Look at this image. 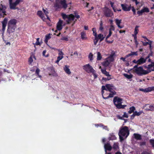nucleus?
<instances>
[{
  "mask_svg": "<svg viewBox=\"0 0 154 154\" xmlns=\"http://www.w3.org/2000/svg\"><path fill=\"white\" fill-rule=\"evenodd\" d=\"M101 70L102 71V73L105 75L106 76H107V77H110L111 75L109 74V72H107L106 69H101Z\"/></svg>",
  "mask_w": 154,
  "mask_h": 154,
  "instance_id": "obj_28",
  "label": "nucleus"
},
{
  "mask_svg": "<svg viewBox=\"0 0 154 154\" xmlns=\"http://www.w3.org/2000/svg\"><path fill=\"white\" fill-rule=\"evenodd\" d=\"M61 16L67 24L72 23V26L74 25L77 21L76 19H75V17L77 19H79L80 17V16L76 13H75V15H74L72 14H66L62 13L61 14Z\"/></svg>",
  "mask_w": 154,
  "mask_h": 154,
  "instance_id": "obj_1",
  "label": "nucleus"
},
{
  "mask_svg": "<svg viewBox=\"0 0 154 154\" xmlns=\"http://www.w3.org/2000/svg\"><path fill=\"white\" fill-rule=\"evenodd\" d=\"M113 85L112 84H107L106 85V87L108 91L110 92H111L112 89V88L113 87Z\"/></svg>",
  "mask_w": 154,
  "mask_h": 154,
  "instance_id": "obj_23",
  "label": "nucleus"
},
{
  "mask_svg": "<svg viewBox=\"0 0 154 154\" xmlns=\"http://www.w3.org/2000/svg\"><path fill=\"white\" fill-rule=\"evenodd\" d=\"M117 118L118 119H121L122 120H123L124 119V117H123V116H121L119 115H117Z\"/></svg>",
  "mask_w": 154,
  "mask_h": 154,
  "instance_id": "obj_57",
  "label": "nucleus"
},
{
  "mask_svg": "<svg viewBox=\"0 0 154 154\" xmlns=\"http://www.w3.org/2000/svg\"><path fill=\"white\" fill-rule=\"evenodd\" d=\"M54 6L57 9L63 8L66 9L67 5L66 3V0H56Z\"/></svg>",
  "mask_w": 154,
  "mask_h": 154,
  "instance_id": "obj_5",
  "label": "nucleus"
},
{
  "mask_svg": "<svg viewBox=\"0 0 154 154\" xmlns=\"http://www.w3.org/2000/svg\"><path fill=\"white\" fill-rule=\"evenodd\" d=\"M119 134H121L126 138H127L129 134V131L128 127L125 126L120 128Z\"/></svg>",
  "mask_w": 154,
  "mask_h": 154,
  "instance_id": "obj_7",
  "label": "nucleus"
},
{
  "mask_svg": "<svg viewBox=\"0 0 154 154\" xmlns=\"http://www.w3.org/2000/svg\"><path fill=\"white\" fill-rule=\"evenodd\" d=\"M149 67H154V62H152L150 64L148 65Z\"/></svg>",
  "mask_w": 154,
  "mask_h": 154,
  "instance_id": "obj_64",
  "label": "nucleus"
},
{
  "mask_svg": "<svg viewBox=\"0 0 154 154\" xmlns=\"http://www.w3.org/2000/svg\"><path fill=\"white\" fill-rule=\"evenodd\" d=\"M110 79H111V78L110 77H108L107 78H104V77H103L102 78V80H104L105 81L109 80Z\"/></svg>",
  "mask_w": 154,
  "mask_h": 154,
  "instance_id": "obj_53",
  "label": "nucleus"
},
{
  "mask_svg": "<svg viewBox=\"0 0 154 154\" xmlns=\"http://www.w3.org/2000/svg\"><path fill=\"white\" fill-rule=\"evenodd\" d=\"M63 23V20L59 19V21L57 23V29L58 30H61L63 28L62 24Z\"/></svg>",
  "mask_w": 154,
  "mask_h": 154,
  "instance_id": "obj_14",
  "label": "nucleus"
},
{
  "mask_svg": "<svg viewBox=\"0 0 154 154\" xmlns=\"http://www.w3.org/2000/svg\"><path fill=\"white\" fill-rule=\"evenodd\" d=\"M115 27L112 24H111L110 28L109 29V31H114L115 30Z\"/></svg>",
  "mask_w": 154,
  "mask_h": 154,
  "instance_id": "obj_51",
  "label": "nucleus"
},
{
  "mask_svg": "<svg viewBox=\"0 0 154 154\" xmlns=\"http://www.w3.org/2000/svg\"><path fill=\"white\" fill-rule=\"evenodd\" d=\"M7 21H8V19L7 18H5L4 19V20L2 22V31L3 32V33H2V35L3 36L4 34L3 33L4 32L6 26L7 25Z\"/></svg>",
  "mask_w": 154,
  "mask_h": 154,
  "instance_id": "obj_12",
  "label": "nucleus"
},
{
  "mask_svg": "<svg viewBox=\"0 0 154 154\" xmlns=\"http://www.w3.org/2000/svg\"><path fill=\"white\" fill-rule=\"evenodd\" d=\"M34 58L35 59V58L34 56H32L31 57L29 60V62L30 64H31L32 62H33V60L32 59V58Z\"/></svg>",
  "mask_w": 154,
  "mask_h": 154,
  "instance_id": "obj_43",
  "label": "nucleus"
},
{
  "mask_svg": "<svg viewBox=\"0 0 154 154\" xmlns=\"http://www.w3.org/2000/svg\"><path fill=\"white\" fill-rule=\"evenodd\" d=\"M6 7L2 5V4L0 5V17H4V16L6 15L5 14Z\"/></svg>",
  "mask_w": 154,
  "mask_h": 154,
  "instance_id": "obj_8",
  "label": "nucleus"
},
{
  "mask_svg": "<svg viewBox=\"0 0 154 154\" xmlns=\"http://www.w3.org/2000/svg\"><path fill=\"white\" fill-rule=\"evenodd\" d=\"M141 154H152L151 152H148L146 151H143Z\"/></svg>",
  "mask_w": 154,
  "mask_h": 154,
  "instance_id": "obj_56",
  "label": "nucleus"
},
{
  "mask_svg": "<svg viewBox=\"0 0 154 154\" xmlns=\"http://www.w3.org/2000/svg\"><path fill=\"white\" fill-rule=\"evenodd\" d=\"M134 137L136 140H142V138L141 135L138 134H133Z\"/></svg>",
  "mask_w": 154,
  "mask_h": 154,
  "instance_id": "obj_21",
  "label": "nucleus"
},
{
  "mask_svg": "<svg viewBox=\"0 0 154 154\" xmlns=\"http://www.w3.org/2000/svg\"><path fill=\"white\" fill-rule=\"evenodd\" d=\"M46 50H44L42 52V55H43V56L46 57H47L48 56V54H47L46 55H45V54L46 53Z\"/></svg>",
  "mask_w": 154,
  "mask_h": 154,
  "instance_id": "obj_58",
  "label": "nucleus"
},
{
  "mask_svg": "<svg viewBox=\"0 0 154 154\" xmlns=\"http://www.w3.org/2000/svg\"><path fill=\"white\" fill-rule=\"evenodd\" d=\"M121 21L122 20H119L117 19L115 20L116 25H117L120 28H122L123 27V26H121L120 25V24L121 23Z\"/></svg>",
  "mask_w": 154,
  "mask_h": 154,
  "instance_id": "obj_25",
  "label": "nucleus"
},
{
  "mask_svg": "<svg viewBox=\"0 0 154 154\" xmlns=\"http://www.w3.org/2000/svg\"><path fill=\"white\" fill-rule=\"evenodd\" d=\"M102 128L103 129H105L106 130H108V128L107 126H105V125H103Z\"/></svg>",
  "mask_w": 154,
  "mask_h": 154,
  "instance_id": "obj_63",
  "label": "nucleus"
},
{
  "mask_svg": "<svg viewBox=\"0 0 154 154\" xmlns=\"http://www.w3.org/2000/svg\"><path fill=\"white\" fill-rule=\"evenodd\" d=\"M134 115H135V116H140V115L142 113V112H137V111H135L134 113Z\"/></svg>",
  "mask_w": 154,
  "mask_h": 154,
  "instance_id": "obj_46",
  "label": "nucleus"
},
{
  "mask_svg": "<svg viewBox=\"0 0 154 154\" xmlns=\"http://www.w3.org/2000/svg\"><path fill=\"white\" fill-rule=\"evenodd\" d=\"M51 38V36L49 35H47L45 36V42L46 43H47L48 40Z\"/></svg>",
  "mask_w": 154,
  "mask_h": 154,
  "instance_id": "obj_40",
  "label": "nucleus"
},
{
  "mask_svg": "<svg viewBox=\"0 0 154 154\" xmlns=\"http://www.w3.org/2000/svg\"><path fill=\"white\" fill-rule=\"evenodd\" d=\"M123 99L117 96L115 97L113 99V103L116 107L118 109H124L127 106L126 105H122Z\"/></svg>",
  "mask_w": 154,
  "mask_h": 154,
  "instance_id": "obj_3",
  "label": "nucleus"
},
{
  "mask_svg": "<svg viewBox=\"0 0 154 154\" xmlns=\"http://www.w3.org/2000/svg\"><path fill=\"white\" fill-rule=\"evenodd\" d=\"M93 32V35L95 37L97 34L96 32V29L95 28H93L92 29Z\"/></svg>",
  "mask_w": 154,
  "mask_h": 154,
  "instance_id": "obj_48",
  "label": "nucleus"
},
{
  "mask_svg": "<svg viewBox=\"0 0 154 154\" xmlns=\"http://www.w3.org/2000/svg\"><path fill=\"white\" fill-rule=\"evenodd\" d=\"M40 69L37 68L35 70V75L38 77H39V78H41L42 77L41 75H39V72H40Z\"/></svg>",
  "mask_w": 154,
  "mask_h": 154,
  "instance_id": "obj_29",
  "label": "nucleus"
},
{
  "mask_svg": "<svg viewBox=\"0 0 154 154\" xmlns=\"http://www.w3.org/2000/svg\"><path fill=\"white\" fill-rule=\"evenodd\" d=\"M146 143L145 141L140 142L139 143V144L140 146H145L146 145Z\"/></svg>",
  "mask_w": 154,
  "mask_h": 154,
  "instance_id": "obj_44",
  "label": "nucleus"
},
{
  "mask_svg": "<svg viewBox=\"0 0 154 154\" xmlns=\"http://www.w3.org/2000/svg\"><path fill=\"white\" fill-rule=\"evenodd\" d=\"M64 71L68 74L69 75L71 73V72L69 68H64Z\"/></svg>",
  "mask_w": 154,
  "mask_h": 154,
  "instance_id": "obj_38",
  "label": "nucleus"
},
{
  "mask_svg": "<svg viewBox=\"0 0 154 154\" xmlns=\"http://www.w3.org/2000/svg\"><path fill=\"white\" fill-rule=\"evenodd\" d=\"M104 148L105 149L106 152V150L110 151L112 149V146L110 145V144L109 143H107L105 144Z\"/></svg>",
  "mask_w": 154,
  "mask_h": 154,
  "instance_id": "obj_16",
  "label": "nucleus"
},
{
  "mask_svg": "<svg viewBox=\"0 0 154 154\" xmlns=\"http://www.w3.org/2000/svg\"><path fill=\"white\" fill-rule=\"evenodd\" d=\"M109 136L108 139L109 140H116V139L115 136L113 133L110 134Z\"/></svg>",
  "mask_w": 154,
  "mask_h": 154,
  "instance_id": "obj_27",
  "label": "nucleus"
},
{
  "mask_svg": "<svg viewBox=\"0 0 154 154\" xmlns=\"http://www.w3.org/2000/svg\"><path fill=\"white\" fill-rule=\"evenodd\" d=\"M135 109L134 106H132L129 108V110L128 111L129 114H131L132 113L134 112L135 110Z\"/></svg>",
  "mask_w": 154,
  "mask_h": 154,
  "instance_id": "obj_33",
  "label": "nucleus"
},
{
  "mask_svg": "<svg viewBox=\"0 0 154 154\" xmlns=\"http://www.w3.org/2000/svg\"><path fill=\"white\" fill-rule=\"evenodd\" d=\"M138 26H136L135 29V30L134 32V34L133 35H137V34L138 33V29L137 28H138Z\"/></svg>",
  "mask_w": 154,
  "mask_h": 154,
  "instance_id": "obj_45",
  "label": "nucleus"
},
{
  "mask_svg": "<svg viewBox=\"0 0 154 154\" xmlns=\"http://www.w3.org/2000/svg\"><path fill=\"white\" fill-rule=\"evenodd\" d=\"M96 37L97 39L99 40H100V42L103 41L104 38L105 36L104 35L101 34H99L98 35H97L95 37Z\"/></svg>",
  "mask_w": 154,
  "mask_h": 154,
  "instance_id": "obj_19",
  "label": "nucleus"
},
{
  "mask_svg": "<svg viewBox=\"0 0 154 154\" xmlns=\"http://www.w3.org/2000/svg\"><path fill=\"white\" fill-rule=\"evenodd\" d=\"M104 15L107 17H111L113 15V13L108 8H105L104 11Z\"/></svg>",
  "mask_w": 154,
  "mask_h": 154,
  "instance_id": "obj_9",
  "label": "nucleus"
},
{
  "mask_svg": "<svg viewBox=\"0 0 154 154\" xmlns=\"http://www.w3.org/2000/svg\"><path fill=\"white\" fill-rule=\"evenodd\" d=\"M119 143L118 142H115L112 146V148L115 151L119 149Z\"/></svg>",
  "mask_w": 154,
  "mask_h": 154,
  "instance_id": "obj_18",
  "label": "nucleus"
},
{
  "mask_svg": "<svg viewBox=\"0 0 154 154\" xmlns=\"http://www.w3.org/2000/svg\"><path fill=\"white\" fill-rule=\"evenodd\" d=\"M143 11L142 9H141L140 11H138L137 12V14H139L140 15H141L143 13Z\"/></svg>",
  "mask_w": 154,
  "mask_h": 154,
  "instance_id": "obj_62",
  "label": "nucleus"
},
{
  "mask_svg": "<svg viewBox=\"0 0 154 154\" xmlns=\"http://www.w3.org/2000/svg\"><path fill=\"white\" fill-rule=\"evenodd\" d=\"M84 69L88 73H92L94 70L93 68H84Z\"/></svg>",
  "mask_w": 154,
  "mask_h": 154,
  "instance_id": "obj_30",
  "label": "nucleus"
},
{
  "mask_svg": "<svg viewBox=\"0 0 154 154\" xmlns=\"http://www.w3.org/2000/svg\"><path fill=\"white\" fill-rule=\"evenodd\" d=\"M98 40H99L97 39V38L96 37H94V44L95 45H96V44H97V43Z\"/></svg>",
  "mask_w": 154,
  "mask_h": 154,
  "instance_id": "obj_49",
  "label": "nucleus"
},
{
  "mask_svg": "<svg viewBox=\"0 0 154 154\" xmlns=\"http://www.w3.org/2000/svg\"><path fill=\"white\" fill-rule=\"evenodd\" d=\"M133 55H135L137 56L138 55V52H131L130 54H129L127 55L126 57H129Z\"/></svg>",
  "mask_w": 154,
  "mask_h": 154,
  "instance_id": "obj_31",
  "label": "nucleus"
},
{
  "mask_svg": "<svg viewBox=\"0 0 154 154\" xmlns=\"http://www.w3.org/2000/svg\"><path fill=\"white\" fill-rule=\"evenodd\" d=\"M23 1V0H14L13 2H11V0H9V8L10 9L13 10L18 9V8L17 7V6Z\"/></svg>",
  "mask_w": 154,
  "mask_h": 154,
  "instance_id": "obj_6",
  "label": "nucleus"
},
{
  "mask_svg": "<svg viewBox=\"0 0 154 154\" xmlns=\"http://www.w3.org/2000/svg\"><path fill=\"white\" fill-rule=\"evenodd\" d=\"M144 108L146 110L154 111V104L152 105H150L149 104H146L144 106Z\"/></svg>",
  "mask_w": 154,
  "mask_h": 154,
  "instance_id": "obj_11",
  "label": "nucleus"
},
{
  "mask_svg": "<svg viewBox=\"0 0 154 154\" xmlns=\"http://www.w3.org/2000/svg\"><path fill=\"white\" fill-rule=\"evenodd\" d=\"M110 92L111 93H110L108 96L107 97H104V96H103V98L105 100H106V99H108V98H112L113 97V96L116 94V92L114 91H111V92Z\"/></svg>",
  "mask_w": 154,
  "mask_h": 154,
  "instance_id": "obj_20",
  "label": "nucleus"
},
{
  "mask_svg": "<svg viewBox=\"0 0 154 154\" xmlns=\"http://www.w3.org/2000/svg\"><path fill=\"white\" fill-rule=\"evenodd\" d=\"M133 70L134 73H136L138 76H141L143 75L147 74L151 71H154V68H147V70L143 69V68H134Z\"/></svg>",
  "mask_w": 154,
  "mask_h": 154,
  "instance_id": "obj_2",
  "label": "nucleus"
},
{
  "mask_svg": "<svg viewBox=\"0 0 154 154\" xmlns=\"http://www.w3.org/2000/svg\"><path fill=\"white\" fill-rule=\"evenodd\" d=\"M143 11V12H149V10L148 8L146 7H144L142 9Z\"/></svg>",
  "mask_w": 154,
  "mask_h": 154,
  "instance_id": "obj_42",
  "label": "nucleus"
},
{
  "mask_svg": "<svg viewBox=\"0 0 154 154\" xmlns=\"http://www.w3.org/2000/svg\"><path fill=\"white\" fill-rule=\"evenodd\" d=\"M17 23V21L16 19H12L8 21V26L14 27L16 28V24Z\"/></svg>",
  "mask_w": 154,
  "mask_h": 154,
  "instance_id": "obj_10",
  "label": "nucleus"
},
{
  "mask_svg": "<svg viewBox=\"0 0 154 154\" xmlns=\"http://www.w3.org/2000/svg\"><path fill=\"white\" fill-rule=\"evenodd\" d=\"M92 73L94 76V79H95L98 77V75L96 73V71L94 70L93 71Z\"/></svg>",
  "mask_w": 154,
  "mask_h": 154,
  "instance_id": "obj_39",
  "label": "nucleus"
},
{
  "mask_svg": "<svg viewBox=\"0 0 154 154\" xmlns=\"http://www.w3.org/2000/svg\"><path fill=\"white\" fill-rule=\"evenodd\" d=\"M115 56V53L114 51H112L110 56L104 60V61L102 63L103 66L106 67L113 62L114 60V57Z\"/></svg>",
  "mask_w": 154,
  "mask_h": 154,
  "instance_id": "obj_4",
  "label": "nucleus"
},
{
  "mask_svg": "<svg viewBox=\"0 0 154 154\" xmlns=\"http://www.w3.org/2000/svg\"><path fill=\"white\" fill-rule=\"evenodd\" d=\"M149 142L152 147L154 148V139H150L149 140Z\"/></svg>",
  "mask_w": 154,
  "mask_h": 154,
  "instance_id": "obj_41",
  "label": "nucleus"
},
{
  "mask_svg": "<svg viewBox=\"0 0 154 154\" xmlns=\"http://www.w3.org/2000/svg\"><path fill=\"white\" fill-rule=\"evenodd\" d=\"M121 6L122 8V9L125 11H129L131 9V5L128 6L126 4H121Z\"/></svg>",
  "mask_w": 154,
  "mask_h": 154,
  "instance_id": "obj_13",
  "label": "nucleus"
},
{
  "mask_svg": "<svg viewBox=\"0 0 154 154\" xmlns=\"http://www.w3.org/2000/svg\"><path fill=\"white\" fill-rule=\"evenodd\" d=\"M127 55L125 56V57H122L120 58V59L122 60L123 61L125 62L126 61V59L128 57H126Z\"/></svg>",
  "mask_w": 154,
  "mask_h": 154,
  "instance_id": "obj_61",
  "label": "nucleus"
},
{
  "mask_svg": "<svg viewBox=\"0 0 154 154\" xmlns=\"http://www.w3.org/2000/svg\"><path fill=\"white\" fill-rule=\"evenodd\" d=\"M152 91H154V86L152 87H149L148 88V90L147 91L149 92Z\"/></svg>",
  "mask_w": 154,
  "mask_h": 154,
  "instance_id": "obj_50",
  "label": "nucleus"
},
{
  "mask_svg": "<svg viewBox=\"0 0 154 154\" xmlns=\"http://www.w3.org/2000/svg\"><path fill=\"white\" fill-rule=\"evenodd\" d=\"M123 116L124 118H128V115L126 112H124V115Z\"/></svg>",
  "mask_w": 154,
  "mask_h": 154,
  "instance_id": "obj_59",
  "label": "nucleus"
},
{
  "mask_svg": "<svg viewBox=\"0 0 154 154\" xmlns=\"http://www.w3.org/2000/svg\"><path fill=\"white\" fill-rule=\"evenodd\" d=\"M61 40H65L66 41H68V37L67 36H63L61 38Z\"/></svg>",
  "mask_w": 154,
  "mask_h": 154,
  "instance_id": "obj_52",
  "label": "nucleus"
},
{
  "mask_svg": "<svg viewBox=\"0 0 154 154\" xmlns=\"http://www.w3.org/2000/svg\"><path fill=\"white\" fill-rule=\"evenodd\" d=\"M43 11H44V13H45V14L46 15V16L47 17V18L48 20H49V17H48V12L46 10L44 9V8L43 9Z\"/></svg>",
  "mask_w": 154,
  "mask_h": 154,
  "instance_id": "obj_47",
  "label": "nucleus"
},
{
  "mask_svg": "<svg viewBox=\"0 0 154 154\" xmlns=\"http://www.w3.org/2000/svg\"><path fill=\"white\" fill-rule=\"evenodd\" d=\"M16 28L14 27L8 26L7 32L9 34L13 33L14 32Z\"/></svg>",
  "mask_w": 154,
  "mask_h": 154,
  "instance_id": "obj_15",
  "label": "nucleus"
},
{
  "mask_svg": "<svg viewBox=\"0 0 154 154\" xmlns=\"http://www.w3.org/2000/svg\"><path fill=\"white\" fill-rule=\"evenodd\" d=\"M123 75L126 78H127L128 79H131L132 78L133 75L131 74L130 75H128L127 74L124 73L123 74Z\"/></svg>",
  "mask_w": 154,
  "mask_h": 154,
  "instance_id": "obj_32",
  "label": "nucleus"
},
{
  "mask_svg": "<svg viewBox=\"0 0 154 154\" xmlns=\"http://www.w3.org/2000/svg\"><path fill=\"white\" fill-rule=\"evenodd\" d=\"M146 61V59H145L141 57L138 60V65H141L145 63Z\"/></svg>",
  "mask_w": 154,
  "mask_h": 154,
  "instance_id": "obj_24",
  "label": "nucleus"
},
{
  "mask_svg": "<svg viewBox=\"0 0 154 154\" xmlns=\"http://www.w3.org/2000/svg\"><path fill=\"white\" fill-rule=\"evenodd\" d=\"M97 60H101L102 58V57L101 56V54L100 52H97Z\"/></svg>",
  "mask_w": 154,
  "mask_h": 154,
  "instance_id": "obj_34",
  "label": "nucleus"
},
{
  "mask_svg": "<svg viewBox=\"0 0 154 154\" xmlns=\"http://www.w3.org/2000/svg\"><path fill=\"white\" fill-rule=\"evenodd\" d=\"M140 91H144L146 92H148V91H147L148 90V88H145V89H142V88L140 89Z\"/></svg>",
  "mask_w": 154,
  "mask_h": 154,
  "instance_id": "obj_54",
  "label": "nucleus"
},
{
  "mask_svg": "<svg viewBox=\"0 0 154 154\" xmlns=\"http://www.w3.org/2000/svg\"><path fill=\"white\" fill-rule=\"evenodd\" d=\"M48 74L50 76H52L54 77H56L58 76L57 74L54 71H53L51 73H49Z\"/></svg>",
  "mask_w": 154,
  "mask_h": 154,
  "instance_id": "obj_35",
  "label": "nucleus"
},
{
  "mask_svg": "<svg viewBox=\"0 0 154 154\" xmlns=\"http://www.w3.org/2000/svg\"><path fill=\"white\" fill-rule=\"evenodd\" d=\"M119 139L121 142H122L124 140V138H123V137H124L122 135L120 134H119Z\"/></svg>",
  "mask_w": 154,
  "mask_h": 154,
  "instance_id": "obj_55",
  "label": "nucleus"
},
{
  "mask_svg": "<svg viewBox=\"0 0 154 154\" xmlns=\"http://www.w3.org/2000/svg\"><path fill=\"white\" fill-rule=\"evenodd\" d=\"M112 34V32L111 31H109V32L108 35L106 37V39H107L109 38L111 35Z\"/></svg>",
  "mask_w": 154,
  "mask_h": 154,
  "instance_id": "obj_60",
  "label": "nucleus"
},
{
  "mask_svg": "<svg viewBox=\"0 0 154 154\" xmlns=\"http://www.w3.org/2000/svg\"><path fill=\"white\" fill-rule=\"evenodd\" d=\"M88 58L90 61H93L94 59L93 55L92 53H91L89 54L88 56Z\"/></svg>",
  "mask_w": 154,
  "mask_h": 154,
  "instance_id": "obj_36",
  "label": "nucleus"
},
{
  "mask_svg": "<svg viewBox=\"0 0 154 154\" xmlns=\"http://www.w3.org/2000/svg\"><path fill=\"white\" fill-rule=\"evenodd\" d=\"M37 14L41 17L43 21L45 20V18L44 16V14L41 11H38L37 12Z\"/></svg>",
  "mask_w": 154,
  "mask_h": 154,
  "instance_id": "obj_17",
  "label": "nucleus"
},
{
  "mask_svg": "<svg viewBox=\"0 0 154 154\" xmlns=\"http://www.w3.org/2000/svg\"><path fill=\"white\" fill-rule=\"evenodd\" d=\"M59 56L57 57V60L56 61V63H58L61 60L63 57V54L62 51H60L59 53Z\"/></svg>",
  "mask_w": 154,
  "mask_h": 154,
  "instance_id": "obj_22",
  "label": "nucleus"
},
{
  "mask_svg": "<svg viewBox=\"0 0 154 154\" xmlns=\"http://www.w3.org/2000/svg\"><path fill=\"white\" fill-rule=\"evenodd\" d=\"M39 38H38L36 39V41L35 44H34L35 45L34 47H35V45H41V43L39 42Z\"/></svg>",
  "mask_w": 154,
  "mask_h": 154,
  "instance_id": "obj_37",
  "label": "nucleus"
},
{
  "mask_svg": "<svg viewBox=\"0 0 154 154\" xmlns=\"http://www.w3.org/2000/svg\"><path fill=\"white\" fill-rule=\"evenodd\" d=\"M81 36L82 39V40H86L87 39V37L86 35L85 32H82L81 33Z\"/></svg>",
  "mask_w": 154,
  "mask_h": 154,
  "instance_id": "obj_26",
  "label": "nucleus"
}]
</instances>
